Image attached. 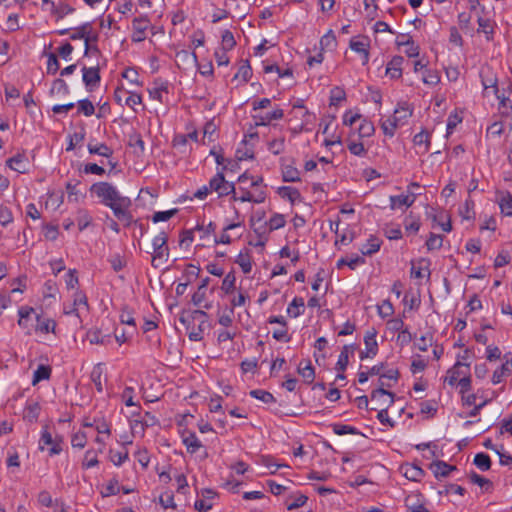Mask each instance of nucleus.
Wrapping results in <instances>:
<instances>
[{
	"mask_svg": "<svg viewBox=\"0 0 512 512\" xmlns=\"http://www.w3.org/2000/svg\"><path fill=\"white\" fill-rule=\"evenodd\" d=\"M91 193L95 194L101 203L109 207L112 211L121 206H131L130 198L122 196L119 191L108 182L94 183L90 188Z\"/></svg>",
	"mask_w": 512,
	"mask_h": 512,
	"instance_id": "obj_1",
	"label": "nucleus"
},
{
	"mask_svg": "<svg viewBox=\"0 0 512 512\" xmlns=\"http://www.w3.org/2000/svg\"><path fill=\"white\" fill-rule=\"evenodd\" d=\"M412 116V110L409 109L407 104L399 105L394 114L387 120L383 121L381 128L387 136H394L397 127L402 126Z\"/></svg>",
	"mask_w": 512,
	"mask_h": 512,
	"instance_id": "obj_2",
	"label": "nucleus"
},
{
	"mask_svg": "<svg viewBox=\"0 0 512 512\" xmlns=\"http://www.w3.org/2000/svg\"><path fill=\"white\" fill-rule=\"evenodd\" d=\"M388 396L389 400L384 401V403H381L379 405V411L377 414V419L383 424V425H389L390 427H394L395 422L392 421L389 418L388 415V408L394 403L395 394L393 392H390L383 388H377L371 392V399H377L380 397Z\"/></svg>",
	"mask_w": 512,
	"mask_h": 512,
	"instance_id": "obj_3",
	"label": "nucleus"
},
{
	"mask_svg": "<svg viewBox=\"0 0 512 512\" xmlns=\"http://www.w3.org/2000/svg\"><path fill=\"white\" fill-rule=\"evenodd\" d=\"M168 235L161 231L152 241L154 255L152 257V266L157 268L163 261H167L169 257V247L167 245Z\"/></svg>",
	"mask_w": 512,
	"mask_h": 512,
	"instance_id": "obj_4",
	"label": "nucleus"
},
{
	"mask_svg": "<svg viewBox=\"0 0 512 512\" xmlns=\"http://www.w3.org/2000/svg\"><path fill=\"white\" fill-rule=\"evenodd\" d=\"M63 437L56 435L55 437L48 430V426H45L41 432V437L39 440V450L43 451L45 446H51L49 449V454L51 456L58 455L62 452Z\"/></svg>",
	"mask_w": 512,
	"mask_h": 512,
	"instance_id": "obj_5",
	"label": "nucleus"
},
{
	"mask_svg": "<svg viewBox=\"0 0 512 512\" xmlns=\"http://www.w3.org/2000/svg\"><path fill=\"white\" fill-rule=\"evenodd\" d=\"M34 314L35 310L32 307L23 306L18 310V325L24 330H26V334L28 335L32 333V330L36 326L35 316H33Z\"/></svg>",
	"mask_w": 512,
	"mask_h": 512,
	"instance_id": "obj_6",
	"label": "nucleus"
},
{
	"mask_svg": "<svg viewBox=\"0 0 512 512\" xmlns=\"http://www.w3.org/2000/svg\"><path fill=\"white\" fill-rule=\"evenodd\" d=\"M133 26V34H132V41L133 42H142L145 40L146 35L145 32L150 26V21L145 16H140L134 18L132 22Z\"/></svg>",
	"mask_w": 512,
	"mask_h": 512,
	"instance_id": "obj_7",
	"label": "nucleus"
},
{
	"mask_svg": "<svg viewBox=\"0 0 512 512\" xmlns=\"http://www.w3.org/2000/svg\"><path fill=\"white\" fill-rule=\"evenodd\" d=\"M82 72L83 82L88 91H93V89L99 85L101 80L99 67H83Z\"/></svg>",
	"mask_w": 512,
	"mask_h": 512,
	"instance_id": "obj_8",
	"label": "nucleus"
},
{
	"mask_svg": "<svg viewBox=\"0 0 512 512\" xmlns=\"http://www.w3.org/2000/svg\"><path fill=\"white\" fill-rule=\"evenodd\" d=\"M178 67L188 68L198 64L197 55L195 52L188 50L178 51L175 55Z\"/></svg>",
	"mask_w": 512,
	"mask_h": 512,
	"instance_id": "obj_9",
	"label": "nucleus"
},
{
	"mask_svg": "<svg viewBox=\"0 0 512 512\" xmlns=\"http://www.w3.org/2000/svg\"><path fill=\"white\" fill-rule=\"evenodd\" d=\"M207 317V313L203 310L183 311L179 317V320L186 326V329L189 330L191 324H193L195 320L201 319L206 322Z\"/></svg>",
	"mask_w": 512,
	"mask_h": 512,
	"instance_id": "obj_10",
	"label": "nucleus"
},
{
	"mask_svg": "<svg viewBox=\"0 0 512 512\" xmlns=\"http://www.w3.org/2000/svg\"><path fill=\"white\" fill-rule=\"evenodd\" d=\"M404 58L402 56H394L387 64L386 75L391 79H399L402 76V64Z\"/></svg>",
	"mask_w": 512,
	"mask_h": 512,
	"instance_id": "obj_11",
	"label": "nucleus"
},
{
	"mask_svg": "<svg viewBox=\"0 0 512 512\" xmlns=\"http://www.w3.org/2000/svg\"><path fill=\"white\" fill-rule=\"evenodd\" d=\"M283 116H284L283 110L280 108H277V109L273 110L272 112L266 113L265 115H254L253 118L255 119L256 126H267L273 120L282 119Z\"/></svg>",
	"mask_w": 512,
	"mask_h": 512,
	"instance_id": "obj_12",
	"label": "nucleus"
},
{
	"mask_svg": "<svg viewBox=\"0 0 512 512\" xmlns=\"http://www.w3.org/2000/svg\"><path fill=\"white\" fill-rule=\"evenodd\" d=\"M8 167L19 173H25L27 171L28 159L25 154L18 153L17 155L9 158L6 161Z\"/></svg>",
	"mask_w": 512,
	"mask_h": 512,
	"instance_id": "obj_13",
	"label": "nucleus"
},
{
	"mask_svg": "<svg viewBox=\"0 0 512 512\" xmlns=\"http://www.w3.org/2000/svg\"><path fill=\"white\" fill-rule=\"evenodd\" d=\"M415 200L416 194L414 192H411L410 195L390 196V208L394 210L399 206L410 207L414 204Z\"/></svg>",
	"mask_w": 512,
	"mask_h": 512,
	"instance_id": "obj_14",
	"label": "nucleus"
},
{
	"mask_svg": "<svg viewBox=\"0 0 512 512\" xmlns=\"http://www.w3.org/2000/svg\"><path fill=\"white\" fill-rule=\"evenodd\" d=\"M506 361L499 368H497L492 375V383L498 384L502 381L503 377L508 374L512 368V356L505 355Z\"/></svg>",
	"mask_w": 512,
	"mask_h": 512,
	"instance_id": "obj_15",
	"label": "nucleus"
},
{
	"mask_svg": "<svg viewBox=\"0 0 512 512\" xmlns=\"http://www.w3.org/2000/svg\"><path fill=\"white\" fill-rule=\"evenodd\" d=\"M376 330L372 329L371 331H367L364 337L366 356H376L378 352V344L376 341Z\"/></svg>",
	"mask_w": 512,
	"mask_h": 512,
	"instance_id": "obj_16",
	"label": "nucleus"
},
{
	"mask_svg": "<svg viewBox=\"0 0 512 512\" xmlns=\"http://www.w3.org/2000/svg\"><path fill=\"white\" fill-rule=\"evenodd\" d=\"M182 441L183 444L186 446L187 451L191 454L196 453L197 450L202 447V443L197 438L194 432L184 433L182 436Z\"/></svg>",
	"mask_w": 512,
	"mask_h": 512,
	"instance_id": "obj_17",
	"label": "nucleus"
},
{
	"mask_svg": "<svg viewBox=\"0 0 512 512\" xmlns=\"http://www.w3.org/2000/svg\"><path fill=\"white\" fill-rule=\"evenodd\" d=\"M431 468L436 477H447L452 471L456 470V466L437 460L431 464Z\"/></svg>",
	"mask_w": 512,
	"mask_h": 512,
	"instance_id": "obj_18",
	"label": "nucleus"
},
{
	"mask_svg": "<svg viewBox=\"0 0 512 512\" xmlns=\"http://www.w3.org/2000/svg\"><path fill=\"white\" fill-rule=\"evenodd\" d=\"M401 40H399L397 42V44L399 46H406V55L408 57H417L419 55V46L418 45H415L412 37L408 36V35H402L401 36Z\"/></svg>",
	"mask_w": 512,
	"mask_h": 512,
	"instance_id": "obj_19",
	"label": "nucleus"
},
{
	"mask_svg": "<svg viewBox=\"0 0 512 512\" xmlns=\"http://www.w3.org/2000/svg\"><path fill=\"white\" fill-rule=\"evenodd\" d=\"M355 349L354 345H344L342 351L338 357V361L336 363L335 369L339 372H343L346 370L349 364V351L353 352Z\"/></svg>",
	"mask_w": 512,
	"mask_h": 512,
	"instance_id": "obj_20",
	"label": "nucleus"
},
{
	"mask_svg": "<svg viewBox=\"0 0 512 512\" xmlns=\"http://www.w3.org/2000/svg\"><path fill=\"white\" fill-rule=\"evenodd\" d=\"M401 469L403 471V475L411 481H419L424 475V471L416 465L407 464L402 466Z\"/></svg>",
	"mask_w": 512,
	"mask_h": 512,
	"instance_id": "obj_21",
	"label": "nucleus"
},
{
	"mask_svg": "<svg viewBox=\"0 0 512 512\" xmlns=\"http://www.w3.org/2000/svg\"><path fill=\"white\" fill-rule=\"evenodd\" d=\"M380 246L381 241L378 238L371 236L367 243L360 248V252L363 256H371L372 254L379 251Z\"/></svg>",
	"mask_w": 512,
	"mask_h": 512,
	"instance_id": "obj_22",
	"label": "nucleus"
},
{
	"mask_svg": "<svg viewBox=\"0 0 512 512\" xmlns=\"http://www.w3.org/2000/svg\"><path fill=\"white\" fill-rule=\"evenodd\" d=\"M130 206H121L114 209L113 213L120 221L124 222L126 226H130L132 223L137 224L138 221L133 220L132 214L129 212Z\"/></svg>",
	"mask_w": 512,
	"mask_h": 512,
	"instance_id": "obj_23",
	"label": "nucleus"
},
{
	"mask_svg": "<svg viewBox=\"0 0 512 512\" xmlns=\"http://www.w3.org/2000/svg\"><path fill=\"white\" fill-rule=\"evenodd\" d=\"M300 172L293 165H282V178L284 182L300 181Z\"/></svg>",
	"mask_w": 512,
	"mask_h": 512,
	"instance_id": "obj_24",
	"label": "nucleus"
},
{
	"mask_svg": "<svg viewBox=\"0 0 512 512\" xmlns=\"http://www.w3.org/2000/svg\"><path fill=\"white\" fill-rule=\"evenodd\" d=\"M277 193L282 198H287L292 204L296 200H299L300 197H301V194H300L299 190L297 188L290 187V186L279 187L278 190H277Z\"/></svg>",
	"mask_w": 512,
	"mask_h": 512,
	"instance_id": "obj_25",
	"label": "nucleus"
},
{
	"mask_svg": "<svg viewBox=\"0 0 512 512\" xmlns=\"http://www.w3.org/2000/svg\"><path fill=\"white\" fill-rule=\"evenodd\" d=\"M50 11L52 14L57 16V19H62L67 14L72 13L74 9L70 5L63 2H59L58 4L51 2Z\"/></svg>",
	"mask_w": 512,
	"mask_h": 512,
	"instance_id": "obj_26",
	"label": "nucleus"
},
{
	"mask_svg": "<svg viewBox=\"0 0 512 512\" xmlns=\"http://www.w3.org/2000/svg\"><path fill=\"white\" fill-rule=\"evenodd\" d=\"M297 372L304 378L307 383H312L315 379V370L311 365L310 361H307L303 366V362H300Z\"/></svg>",
	"mask_w": 512,
	"mask_h": 512,
	"instance_id": "obj_27",
	"label": "nucleus"
},
{
	"mask_svg": "<svg viewBox=\"0 0 512 512\" xmlns=\"http://www.w3.org/2000/svg\"><path fill=\"white\" fill-rule=\"evenodd\" d=\"M41 407L38 402H32L27 404L25 407L24 419L28 422L33 423L38 420Z\"/></svg>",
	"mask_w": 512,
	"mask_h": 512,
	"instance_id": "obj_28",
	"label": "nucleus"
},
{
	"mask_svg": "<svg viewBox=\"0 0 512 512\" xmlns=\"http://www.w3.org/2000/svg\"><path fill=\"white\" fill-rule=\"evenodd\" d=\"M87 148L90 154H97L106 158H110L113 154L112 148L107 146L105 143H100L97 145L89 143Z\"/></svg>",
	"mask_w": 512,
	"mask_h": 512,
	"instance_id": "obj_29",
	"label": "nucleus"
},
{
	"mask_svg": "<svg viewBox=\"0 0 512 512\" xmlns=\"http://www.w3.org/2000/svg\"><path fill=\"white\" fill-rule=\"evenodd\" d=\"M145 416L147 417V419H145V420H133L132 421L131 429L133 432L136 431V429L138 427H140V430L143 433L145 430V427L153 426L158 422V420L153 415H151L149 412H146Z\"/></svg>",
	"mask_w": 512,
	"mask_h": 512,
	"instance_id": "obj_30",
	"label": "nucleus"
},
{
	"mask_svg": "<svg viewBox=\"0 0 512 512\" xmlns=\"http://www.w3.org/2000/svg\"><path fill=\"white\" fill-rule=\"evenodd\" d=\"M35 320H36V326H35L36 331H41L42 333L54 332L55 327H56V323L54 320H51V319L41 320L39 315H35Z\"/></svg>",
	"mask_w": 512,
	"mask_h": 512,
	"instance_id": "obj_31",
	"label": "nucleus"
},
{
	"mask_svg": "<svg viewBox=\"0 0 512 512\" xmlns=\"http://www.w3.org/2000/svg\"><path fill=\"white\" fill-rule=\"evenodd\" d=\"M228 169V166H223L221 168V170H219L216 175L209 181V189L211 191H215V192H218L219 190H221V188L223 187V184H224V180H225V177H224V171Z\"/></svg>",
	"mask_w": 512,
	"mask_h": 512,
	"instance_id": "obj_32",
	"label": "nucleus"
},
{
	"mask_svg": "<svg viewBox=\"0 0 512 512\" xmlns=\"http://www.w3.org/2000/svg\"><path fill=\"white\" fill-rule=\"evenodd\" d=\"M499 206L505 216H512V195L510 192L502 193Z\"/></svg>",
	"mask_w": 512,
	"mask_h": 512,
	"instance_id": "obj_33",
	"label": "nucleus"
},
{
	"mask_svg": "<svg viewBox=\"0 0 512 512\" xmlns=\"http://www.w3.org/2000/svg\"><path fill=\"white\" fill-rule=\"evenodd\" d=\"M304 305L303 298L295 297L287 308L288 315L293 318L300 316L303 313L300 308H304Z\"/></svg>",
	"mask_w": 512,
	"mask_h": 512,
	"instance_id": "obj_34",
	"label": "nucleus"
},
{
	"mask_svg": "<svg viewBox=\"0 0 512 512\" xmlns=\"http://www.w3.org/2000/svg\"><path fill=\"white\" fill-rule=\"evenodd\" d=\"M469 479L473 484L480 486L486 492H489L493 487V483L489 479L477 474L476 472H472L469 475Z\"/></svg>",
	"mask_w": 512,
	"mask_h": 512,
	"instance_id": "obj_35",
	"label": "nucleus"
},
{
	"mask_svg": "<svg viewBox=\"0 0 512 512\" xmlns=\"http://www.w3.org/2000/svg\"><path fill=\"white\" fill-rule=\"evenodd\" d=\"M51 375V367L46 365H39L38 368L34 371L32 384L36 385L42 380H47Z\"/></svg>",
	"mask_w": 512,
	"mask_h": 512,
	"instance_id": "obj_36",
	"label": "nucleus"
},
{
	"mask_svg": "<svg viewBox=\"0 0 512 512\" xmlns=\"http://www.w3.org/2000/svg\"><path fill=\"white\" fill-rule=\"evenodd\" d=\"M249 395L255 399L262 401L263 403H266V404L274 403L276 401V399L272 393H270L266 390H262V389L251 390L249 392Z\"/></svg>",
	"mask_w": 512,
	"mask_h": 512,
	"instance_id": "obj_37",
	"label": "nucleus"
},
{
	"mask_svg": "<svg viewBox=\"0 0 512 512\" xmlns=\"http://www.w3.org/2000/svg\"><path fill=\"white\" fill-rule=\"evenodd\" d=\"M479 29L478 32H483L486 35V39L491 41L493 39L494 28L489 19L482 17L478 18Z\"/></svg>",
	"mask_w": 512,
	"mask_h": 512,
	"instance_id": "obj_38",
	"label": "nucleus"
},
{
	"mask_svg": "<svg viewBox=\"0 0 512 512\" xmlns=\"http://www.w3.org/2000/svg\"><path fill=\"white\" fill-rule=\"evenodd\" d=\"M466 366L469 368V364L457 361L454 367L448 371L449 376L446 378V381L450 386H454L457 383L458 377L463 372L460 370V367Z\"/></svg>",
	"mask_w": 512,
	"mask_h": 512,
	"instance_id": "obj_39",
	"label": "nucleus"
},
{
	"mask_svg": "<svg viewBox=\"0 0 512 512\" xmlns=\"http://www.w3.org/2000/svg\"><path fill=\"white\" fill-rule=\"evenodd\" d=\"M128 145L130 147L138 148L139 151L136 152L138 155L143 154L145 150V144L142 136L136 131H133L131 134H129Z\"/></svg>",
	"mask_w": 512,
	"mask_h": 512,
	"instance_id": "obj_40",
	"label": "nucleus"
},
{
	"mask_svg": "<svg viewBox=\"0 0 512 512\" xmlns=\"http://www.w3.org/2000/svg\"><path fill=\"white\" fill-rule=\"evenodd\" d=\"M473 463L482 471H487L491 468L489 455L482 452L475 455Z\"/></svg>",
	"mask_w": 512,
	"mask_h": 512,
	"instance_id": "obj_41",
	"label": "nucleus"
},
{
	"mask_svg": "<svg viewBox=\"0 0 512 512\" xmlns=\"http://www.w3.org/2000/svg\"><path fill=\"white\" fill-rule=\"evenodd\" d=\"M60 93L63 95H67L70 93V89H69L67 83L63 79L58 78L53 81L52 87L50 89V95L60 94Z\"/></svg>",
	"mask_w": 512,
	"mask_h": 512,
	"instance_id": "obj_42",
	"label": "nucleus"
},
{
	"mask_svg": "<svg viewBox=\"0 0 512 512\" xmlns=\"http://www.w3.org/2000/svg\"><path fill=\"white\" fill-rule=\"evenodd\" d=\"M459 212L463 219H473L475 217L474 201L471 198L466 199L464 205L460 208Z\"/></svg>",
	"mask_w": 512,
	"mask_h": 512,
	"instance_id": "obj_43",
	"label": "nucleus"
},
{
	"mask_svg": "<svg viewBox=\"0 0 512 512\" xmlns=\"http://www.w3.org/2000/svg\"><path fill=\"white\" fill-rule=\"evenodd\" d=\"M321 50L333 49L336 46V36L332 30H329L320 39Z\"/></svg>",
	"mask_w": 512,
	"mask_h": 512,
	"instance_id": "obj_44",
	"label": "nucleus"
},
{
	"mask_svg": "<svg viewBox=\"0 0 512 512\" xmlns=\"http://www.w3.org/2000/svg\"><path fill=\"white\" fill-rule=\"evenodd\" d=\"M413 143L419 147L424 146L423 152H427L430 146L429 133L426 131H421L420 133L416 134L413 138Z\"/></svg>",
	"mask_w": 512,
	"mask_h": 512,
	"instance_id": "obj_45",
	"label": "nucleus"
},
{
	"mask_svg": "<svg viewBox=\"0 0 512 512\" xmlns=\"http://www.w3.org/2000/svg\"><path fill=\"white\" fill-rule=\"evenodd\" d=\"M251 76H252V68L250 66L249 61L245 60L239 67L238 72L234 76V79L241 77L242 81L245 83L251 78Z\"/></svg>",
	"mask_w": 512,
	"mask_h": 512,
	"instance_id": "obj_46",
	"label": "nucleus"
},
{
	"mask_svg": "<svg viewBox=\"0 0 512 512\" xmlns=\"http://www.w3.org/2000/svg\"><path fill=\"white\" fill-rule=\"evenodd\" d=\"M102 374L103 369L100 364L96 365L91 372V380L95 384V387L98 392L103 391Z\"/></svg>",
	"mask_w": 512,
	"mask_h": 512,
	"instance_id": "obj_47",
	"label": "nucleus"
},
{
	"mask_svg": "<svg viewBox=\"0 0 512 512\" xmlns=\"http://www.w3.org/2000/svg\"><path fill=\"white\" fill-rule=\"evenodd\" d=\"M286 224V220L283 214L275 213L268 221L269 230L274 231L284 227ZM264 225H267L265 223Z\"/></svg>",
	"mask_w": 512,
	"mask_h": 512,
	"instance_id": "obj_48",
	"label": "nucleus"
},
{
	"mask_svg": "<svg viewBox=\"0 0 512 512\" xmlns=\"http://www.w3.org/2000/svg\"><path fill=\"white\" fill-rule=\"evenodd\" d=\"M333 432L337 435H345V434H360L357 428L350 426V425H344V424H332L331 425Z\"/></svg>",
	"mask_w": 512,
	"mask_h": 512,
	"instance_id": "obj_49",
	"label": "nucleus"
},
{
	"mask_svg": "<svg viewBox=\"0 0 512 512\" xmlns=\"http://www.w3.org/2000/svg\"><path fill=\"white\" fill-rule=\"evenodd\" d=\"M349 46L353 51L361 55L368 51L369 41L367 39L357 40L355 38H352L350 40Z\"/></svg>",
	"mask_w": 512,
	"mask_h": 512,
	"instance_id": "obj_50",
	"label": "nucleus"
},
{
	"mask_svg": "<svg viewBox=\"0 0 512 512\" xmlns=\"http://www.w3.org/2000/svg\"><path fill=\"white\" fill-rule=\"evenodd\" d=\"M87 339L91 344H105L109 340L108 335H101L99 330H89L87 332Z\"/></svg>",
	"mask_w": 512,
	"mask_h": 512,
	"instance_id": "obj_51",
	"label": "nucleus"
},
{
	"mask_svg": "<svg viewBox=\"0 0 512 512\" xmlns=\"http://www.w3.org/2000/svg\"><path fill=\"white\" fill-rule=\"evenodd\" d=\"M178 212V209L174 208L167 211H158L155 212L152 216V221L154 223L162 222V221H168L171 219L174 215H176Z\"/></svg>",
	"mask_w": 512,
	"mask_h": 512,
	"instance_id": "obj_52",
	"label": "nucleus"
},
{
	"mask_svg": "<svg viewBox=\"0 0 512 512\" xmlns=\"http://www.w3.org/2000/svg\"><path fill=\"white\" fill-rule=\"evenodd\" d=\"M45 55L48 57L47 61V74L54 75L57 73V71L60 68V64L58 61V58L56 54L54 53H45Z\"/></svg>",
	"mask_w": 512,
	"mask_h": 512,
	"instance_id": "obj_53",
	"label": "nucleus"
},
{
	"mask_svg": "<svg viewBox=\"0 0 512 512\" xmlns=\"http://www.w3.org/2000/svg\"><path fill=\"white\" fill-rule=\"evenodd\" d=\"M236 45V41L231 31L225 30L222 34V49L224 51H229L233 49Z\"/></svg>",
	"mask_w": 512,
	"mask_h": 512,
	"instance_id": "obj_54",
	"label": "nucleus"
},
{
	"mask_svg": "<svg viewBox=\"0 0 512 512\" xmlns=\"http://www.w3.org/2000/svg\"><path fill=\"white\" fill-rule=\"evenodd\" d=\"M95 112L93 103L88 99L78 101V113H83L85 116H91Z\"/></svg>",
	"mask_w": 512,
	"mask_h": 512,
	"instance_id": "obj_55",
	"label": "nucleus"
},
{
	"mask_svg": "<svg viewBox=\"0 0 512 512\" xmlns=\"http://www.w3.org/2000/svg\"><path fill=\"white\" fill-rule=\"evenodd\" d=\"M235 281H236V278H235L234 274L232 272L228 273L223 279L222 287H221L222 290L226 294L232 293L235 289Z\"/></svg>",
	"mask_w": 512,
	"mask_h": 512,
	"instance_id": "obj_56",
	"label": "nucleus"
},
{
	"mask_svg": "<svg viewBox=\"0 0 512 512\" xmlns=\"http://www.w3.org/2000/svg\"><path fill=\"white\" fill-rule=\"evenodd\" d=\"M443 238L441 235L430 233L429 238L426 241L428 250H438L442 247Z\"/></svg>",
	"mask_w": 512,
	"mask_h": 512,
	"instance_id": "obj_57",
	"label": "nucleus"
},
{
	"mask_svg": "<svg viewBox=\"0 0 512 512\" xmlns=\"http://www.w3.org/2000/svg\"><path fill=\"white\" fill-rule=\"evenodd\" d=\"M423 82L428 85H437L440 82V76L435 70H425Z\"/></svg>",
	"mask_w": 512,
	"mask_h": 512,
	"instance_id": "obj_58",
	"label": "nucleus"
},
{
	"mask_svg": "<svg viewBox=\"0 0 512 512\" xmlns=\"http://www.w3.org/2000/svg\"><path fill=\"white\" fill-rule=\"evenodd\" d=\"M91 220H92V218L90 217V215L88 214L87 211H85V210L79 211L78 218H77V224H78L79 230L83 231L84 229H86L90 225Z\"/></svg>",
	"mask_w": 512,
	"mask_h": 512,
	"instance_id": "obj_59",
	"label": "nucleus"
},
{
	"mask_svg": "<svg viewBox=\"0 0 512 512\" xmlns=\"http://www.w3.org/2000/svg\"><path fill=\"white\" fill-rule=\"evenodd\" d=\"M481 76V82H482V85L484 87V89H488V88H493L494 89V93L497 94L499 89H498V86H497V78L494 77V76H484L483 72H481L480 74Z\"/></svg>",
	"mask_w": 512,
	"mask_h": 512,
	"instance_id": "obj_60",
	"label": "nucleus"
},
{
	"mask_svg": "<svg viewBox=\"0 0 512 512\" xmlns=\"http://www.w3.org/2000/svg\"><path fill=\"white\" fill-rule=\"evenodd\" d=\"M378 313L382 318L388 317L394 313V308L389 300H384L381 305L378 306Z\"/></svg>",
	"mask_w": 512,
	"mask_h": 512,
	"instance_id": "obj_61",
	"label": "nucleus"
},
{
	"mask_svg": "<svg viewBox=\"0 0 512 512\" xmlns=\"http://www.w3.org/2000/svg\"><path fill=\"white\" fill-rule=\"evenodd\" d=\"M119 492L118 481L116 479H112L109 481L105 490L101 492L102 497H109L112 495H116Z\"/></svg>",
	"mask_w": 512,
	"mask_h": 512,
	"instance_id": "obj_62",
	"label": "nucleus"
},
{
	"mask_svg": "<svg viewBox=\"0 0 512 512\" xmlns=\"http://www.w3.org/2000/svg\"><path fill=\"white\" fill-rule=\"evenodd\" d=\"M236 262L239 264V266L242 268V271L245 274H248L251 272L252 264L250 261V257L248 255L239 254Z\"/></svg>",
	"mask_w": 512,
	"mask_h": 512,
	"instance_id": "obj_63",
	"label": "nucleus"
},
{
	"mask_svg": "<svg viewBox=\"0 0 512 512\" xmlns=\"http://www.w3.org/2000/svg\"><path fill=\"white\" fill-rule=\"evenodd\" d=\"M347 147L349 151L356 156H364L367 152L362 142L351 141Z\"/></svg>",
	"mask_w": 512,
	"mask_h": 512,
	"instance_id": "obj_64",
	"label": "nucleus"
}]
</instances>
